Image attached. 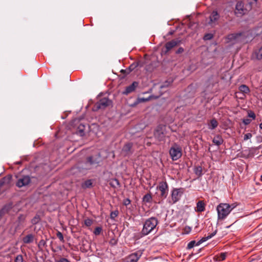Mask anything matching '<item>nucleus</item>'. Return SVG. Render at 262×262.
Segmentation results:
<instances>
[{
	"instance_id": "f257e3e1",
	"label": "nucleus",
	"mask_w": 262,
	"mask_h": 262,
	"mask_svg": "<svg viewBox=\"0 0 262 262\" xmlns=\"http://www.w3.org/2000/svg\"><path fill=\"white\" fill-rule=\"evenodd\" d=\"M158 223V219L155 217H151L147 219L143 224V227L140 233L141 237L147 235L154 231Z\"/></svg>"
},
{
	"instance_id": "f03ea898",
	"label": "nucleus",
	"mask_w": 262,
	"mask_h": 262,
	"mask_svg": "<svg viewBox=\"0 0 262 262\" xmlns=\"http://www.w3.org/2000/svg\"><path fill=\"white\" fill-rule=\"evenodd\" d=\"M217 220L223 221L229 214V204L220 203L216 207Z\"/></svg>"
},
{
	"instance_id": "7ed1b4c3",
	"label": "nucleus",
	"mask_w": 262,
	"mask_h": 262,
	"mask_svg": "<svg viewBox=\"0 0 262 262\" xmlns=\"http://www.w3.org/2000/svg\"><path fill=\"white\" fill-rule=\"evenodd\" d=\"M113 102L107 97H103L97 102L93 107V111H98L99 110H105L106 107L112 106Z\"/></svg>"
},
{
	"instance_id": "20e7f679",
	"label": "nucleus",
	"mask_w": 262,
	"mask_h": 262,
	"mask_svg": "<svg viewBox=\"0 0 262 262\" xmlns=\"http://www.w3.org/2000/svg\"><path fill=\"white\" fill-rule=\"evenodd\" d=\"M169 155L173 161L179 159L182 156L181 147L177 143H174L169 149Z\"/></svg>"
},
{
	"instance_id": "39448f33",
	"label": "nucleus",
	"mask_w": 262,
	"mask_h": 262,
	"mask_svg": "<svg viewBox=\"0 0 262 262\" xmlns=\"http://www.w3.org/2000/svg\"><path fill=\"white\" fill-rule=\"evenodd\" d=\"M184 192V188H173L171 191V199L169 201V203L173 204L178 202L181 199Z\"/></svg>"
},
{
	"instance_id": "423d86ee",
	"label": "nucleus",
	"mask_w": 262,
	"mask_h": 262,
	"mask_svg": "<svg viewBox=\"0 0 262 262\" xmlns=\"http://www.w3.org/2000/svg\"><path fill=\"white\" fill-rule=\"evenodd\" d=\"M157 189L159 190L160 192L159 198L162 200H163L167 198L168 194L169 187L166 180L159 182V185L157 187Z\"/></svg>"
},
{
	"instance_id": "0eeeda50",
	"label": "nucleus",
	"mask_w": 262,
	"mask_h": 262,
	"mask_svg": "<svg viewBox=\"0 0 262 262\" xmlns=\"http://www.w3.org/2000/svg\"><path fill=\"white\" fill-rule=\"evenodd\" d=\"M234 12L237 17H242L248 13V10L245 8L243 1H240L236 3Z\"/></svg>"
},
{
	"instance_id": "6e6552de",
	"label": "nucleus",
	"mask_w": 262,
	"mask_h": 262,
	"mask_svg": "<svg viewBox=\"0 0 262 262\" xmlns=\"http://www.w3.org/2000/svg\"><path fill=\"white\" fill-rule=\"evenodd\" d=\"M154 135L159 141H164L165 137V126L158 125L154 131Z\"/></svg>"
},
{
	"instance_id": "1a4fd4ad",
	"label": "nucleus",
	"mask_w": 262,
	"mask_h": 262,
	"mask_svg": "<svg viewBox=\"0 0 262 262\" xmlns=\"http://www.w3.org/2000/svg\"><path fill=\"white\" fill-rule=\"evenodd\" d=\"M134 152L133 143L132 142L126 143L122 147V154L124 157H129Z\"/></svg>"
},
{
	"instance_id": "9d476101",
	"label": "nucleus",
	"mask_w": 262,
	"mask_h": 262,
	"mask_svg": "<svg viewBox=\"0 0 262 262\" xmlns=\"http://www.w3.org/2000/svg\"><path fill=\"white\" fill-rule=\"evenodd\" d=\"M181 42V40L178 39H173L167 42L164 46V48L162 49V52L165 54H167L173 48L179 45Z\"/></svg>"
},
{
	"instance_id": "9b49d317",
	"label": "nucleus",
	"mask_w": 262,
	"mask_h": 262,
	"mask_svg": "<svg viewBox=\"0 0 262 262\" xmlns=\"http://www.w3.org/2000/svg\"><path fill=\"white\" fill-rule=\"evenodd\" d=\"M143 254V251L138 250L130 254L124 262H137Z\"/></svg>"
},
{
	"instance_id": "f8f14e48",
	"label": "nucleus",
	"mask_w": 262,
	"mask_h": 262,
	"mask_svg": "<svg viewBox=\"0 0 262 262\" xmlns=\"http://www.w3.org/2000/svg\"><path fill=\"white\" fill-rule=\"evenodd\" d=\"M31 182V179L28 176H25L19 179L16 183V185L19 188H21L23 186H27Z\"/></svg>"
},
{
	"instance_id": "ddd939ff",
	"label": "nucleus",
	"mask_w": 262,
	"mask_h": 262,
	"mask_svg": "<svg viewBox=\"0 0 262 262\" xmlns=\"http://www.w3.org/2000/svg\"><path fill=\"white\" fill-rule=\"evenodd\" d=\"M252 60H261L262 59V46L253 50L251 55Z\"/></svg>"
},
{
	"instance_id": "4468645a",
	"label": "nucleus",
	"mask_w": 262,
	"mask_h": 262,
	"mask_svg": "<svg viewBox=\"0 0 262 262\" xmlns=\"http://www.w3.org/2000/svg\"><path fill=\"white\" fill-rule=\"evenodd\" d=\"M219 82V77L216 75H212L206 81L207 88H212Z\"/></svg>"
},
{
	"instance_id": "2eb2a0df",
	"label": "nucleus",
	"mask_w": 262,
	"mask_h": 262,
	"mask_svg": "<svg viewBox=\"0 0 262 262\" xmlns=\"http://www.w3.org/2000/svg\"><path fill=\"white\" fill-rule=\"evenodd\" d=\"M239 37H242L243 39L246 38V36L245 35L244 32H239L235 33H232L229 34L227 38L229 41H236L238 39Z\"/></svg>"
},
{
	"instance_id": "dca6fc26",
	"label": "nucleus",
	"mask_w": 262,
	"mask_h": 262,
	"mask_svg": "<svg viewBox=\"0 0 262 262\" xmlns=\"http://www.w3.org/2000/svg\"><path fill=\"white\" fill-rule=\"evenodd\" d=\"M139 83L137 81H134L130 85L126 86L125 90L123 92L122 94L125 95L133 92L135 89L138 87Z\"/></svg>"
},
{
	"instance_id": "f3484780",
	"label": "nucleus",
	"mask_w": 262,
	"mask_h": 262,
	"mask_svg": "<svg viewBox=\"0 0 262 262\" xmlns=\"http://www.w3.org/2000/svg\"><path fill=\"white\" fill-rule=\"evenodd\" d=\"M13 208V203L10 202L5 204L0 210V218H2L4 215L8 213Z\"/></svg>"
},
{
	"instance_id": "a211bd4d",
	"label": "nucleus",
	"mask_w": 262,
	"mask_h": 262,
	"mask_svg": "<svg viewBox=\"0 0 262 262\" xmlns=\"http://www.w3.org/2000/svg\"><path fill=\"white\" fill-rule=\"evenodd\" d=\"M217 232V230L216 229L212 233L209 234L207 236L202 237L198 242H195V246H199L203 242L206 241L207 240L210 239L216 234Z\"/></svg>"
},
{
	"instance_id": "6ab92c4d",
	"label": "nucleus",
	"mask_w": 262,
	"mask_h": 262,
	"mask_svg": "<svg viewBox=\"0 0 262 262\" xmlns=\"http://www.w3.org/2000/svg\"><path fill=\"white\" fill-rule=\"evenodd\" d=\"M206 204L204 201H199L196 203L195 211L198 212H202L205 210Z\"/></svg>"
},
{
	"instance_id": "aec40b11",
	"label": "nucleus",
	"mask_w": 262,
	"mask_h": 262,
	"mask_svg": "<svg viewBox=\"0 0 262 262\" xmlns=\"http://www.w3.org/2000/svg\"><path fill=\"white\" fill-rule=\"evenodd\" d=\"M34 235L33 234H29L23 238V242L25 244H30L33 242Z\"/></svg>"
},
{
	"instance_id": "412c9836",
	"label": "nucleus",
	"mask_w": 262,
	"mask_h": 262,
	"mask_svg": "<svg viewBox=\"0 0 262 262\" xmlns=\"http://www.w3.org/2000/svg\"><path fill=\"white\" fill-rule=\"evenodd\" d=\"M213 143L217 146H220L224 142V140L220 135H216L212 140Z\"/></svg>"
},
{
	"instance_id": "4be33fe9",
	"label": "nucleus",
	"mask_w": 262,
	"mask_h": 262,
	"mask_svg": "<svg viewBox=\"0 0 262 262\" xmlns=\"http://www.w3.org/2000/svg\"><path fill=\"white\" fill-rule=\"evenodd\" d=\"M109 184L112 187L114 188H117V187H120L121 186L119 180L116 178L111 179L110 180Z\"/></svg>"
},
{
	"instance_id": "5701e85b",
	"label": "nucleus",
	"mask_w": 262,
	"mask_h": 262,
	"mask_svg": "<svg viewBox=\"0 0 262 262\" xmlns=\"http://www.w3.org/2000/svg\"><path fill=\"white\" fill-rule=\"evenodd\" d=\"M210 21L214 23L217 21L219 18V14L216 11H213L210 15Z\"/></svg>"
},
{
	"instance_id": "b1692460",
	"label": "nucleus",
	"mask_w": 262,
	"mask_h": 262,
	"mask_svg": "<svg viewBox=\"0 0 262 262\" xmlns=\"http://www.w3.org/2000/svg\"><path fill=\"white\" fill-rule=\"evenodd\" d=\"M218 124L217 120L215 118H213L208 123V128L211 130L214 129L218 126Z\"/></svg>"
},
{
	"instance_id": "393cba45",
	"label": "nucleus",
	"mask_w": 262,
	"mask_h": 262,
	"mask_svg": "<svg viewBox=\"0 0 262 262\" xmlns=\"http://www.w3.org/2000/svg\"><path fill=\"white\" fill-rule=\"evenodd\" d=\"M202 171V167L201 166H195L194 168V172L198 176V178L201 177L203 174Z\"/></svg>"
},
{
	"instance_id": "a878e982",
	"label": "nucleus",
	"mask_w": 262,
	"mask_h": 262,
	"mask_svg": "<svg viewBox=\"0 0 262 262\" xmlns=\"http://www.w3.org/2000/svg\"><path fill=\"white\" fill-rule=\"evenodd\" d=\"M152 200V195L150 192L144 195L142 201L144 203H151Z\"/></svg>"
},
{
	"instance_id": "bb28decb",
	"label": "nucleus",
	"mask_w": 262,
	"mask_h": 262,
	"mask_svg": "<svg viewBox=\"0 0 262 262\" xmlns=\"http://www.w3.org/2000/svg\"><path fill=\"white\" fill-rule=\"evenodd\" d=\"M239 91L243 94H248L250 92V89L248 86L245 84H242L238 88Z\"/></svg>"
},
{
	"instance_id": "cd10ccee",
	"label": "nucleus",
	"mask_w": 262,
	"mask_h": 262,
	"mask_svg": "<svg viewBox=\"0 0 262 262\" xmlns=\"http://www.w3.org/2000/svg\"><path fill=\"white\" fill-rule=\"evenodd\" d=\"M12 179V177L11 175H10V174L7 175L2 179V180H1V184H4L6 183V184H9L10 183V182L11 181Z\"/></svg>"
},
{
	"instance_id": "c85d7f7f",
	"label": "nucleus",
	"mask_w": 262,
	"mask_h": 262,
	"mask_svg": "<svg viewBox=\"0 0 262 262\" xmlns=\"http://www.w3.org/2000/svg\"><path fill=\"white\" fill-rule=\"evenodd\" d=\"M150 99V96L148 97V98H139L137 99V100L134 102V103L133 104V106H135L137 104H139L141 102H145L148 101Z\"/></svg>"
},
{
	"instance_id": "c756f323",
	"label": "nucleus",
	"mask_w": 262,
	"mask_h": 262,
	"mask_svg": "<svg viewBox=\"0 0 262 262\" xmlns=\"http://www.w3.org/2000/svg\"><path fill=\"white\" fill-rule=\"evenodd\" d=\"M84 129H85V126L82 125V124H80L78 127V128H77V134L79 135L80 136H84Z\"/></svg>"
},
{
	"instance_id": "7c9ffc66",
	"label": "nucleus",
	"mask_w": 262,
	"mask_h": 262,
	"mask_svg": "<svg viewBox=\"0 0 262 262\" xmlns=\"http://www.w3.org/2000/svg\"><path fill=\"white\" fill-rule=\"evenodd\" d=\"M137 68V64L135 63V62H133L132 64H131L129 67L126 69L124 72L126 73V74H129L130 72L134 70Z\"/></svg>"
},
{
	"instance_id": "2f4dec72",
	"label": "nucleus",
	"mask_w": 262,
	"mask_h": 262,
	"mask_svg": "<svg viewBox=\"0 0 262 262\" xmlns=\"http://www.w3.org/2000/svg\"><path fill=\"white\" fill-rule=\"evenodd\" d=\"M87 162L91 165L97 164L98 163V161L94 159L93 156H90L87 158Z\"/></svg>"
},
{
	"instance_id": "473e14b6",
	"label": "nucleus",
	"mask_w": 262,
	"mask_h": 262,
	"mask_svg": "<svg viewBox=\"0 0 262 262\" xmlns=\"http://www.w3.org/2000/svg\"><path fill=\"white\" fill-rule=\"evenodd\" d=\"M47 246L46 242L43 239H41L38 244V249L40 251L43 250V248Z\"/></svg>"
},
{
	"instance_id": "72a5a7b5",
	"label": "nucleus",
	"mask_w": 262,
	"mask_h": 262,
	"mask_svg": "<svg viewBox=\"0 0 262 262\" xmlns=\"http://www.w3.org/2000/svg\"><path fill=\"white\" fill-rule=\"evenodd\" d=\"M40 220V218L39 215L36 214L35 216L31 220V223L33 225L37 224Z\"/></svg>"
},
{
	"instance_id": "f704fd0d",
	"label": "nucleus",
	"mask_w": 262,
	"mask_h": 262,
	"mask_svg": "<svg viewBox=\"0 0 262 262\" xmlns=\"http://www.w3.org/2000/svg\"><path fill=\"white\" fill-rule=\"evenodd\" d=\"M92 180H86L82 187H86V188H90V187H92Z\"/></svg>"
},
{
	"instance_id": "c9c22d12",
	"label": "nucleus",
	"mask_w": 262,
	"mask_h": 262,
	"mask_svg": "<svg viewBox=\"0 0 262 262\" xmlns=\"http://www.w3.org/2000/svg\"><path fill=\"white\" fill-rule=\"evenodd\" d=\"M119 215V211L118 210H116L114 211H112L110 213V218L112 220H114L115 217L118 216Z\"/></svg>"
},
{
	"instance_id": "e433bc0d",
	"label": "nucleus",
	"mask_w": 262,
	"mask_h": 262,
	"mask_svg": "<svg viewBox=\"0 0 262 262\" xmlns=\"http://www.w3.org/2000/svg\"><path fill=\"white\" fill-rule=\"evenodd\" d=\"M213 37V34L212 33H206L204 35L203 37V39L204 40H211Z\"/></svg>"
},
{
	"instance_id": "4c0bfd02",
	"label": "nucleus",
	"mask_w": 262,
	"mask_h": 262,
	"mask_svg": "<svg viewBox=\"0 0 262 262\" xmlns=\"http://www.w3.org/2000/svg\"><path fill=\"white\" fill-rule=\"evenodd\" d=\"M226 255H227L226 253H221L217 256V260L219 261H223L226 259Z\"/></svg>"
},
{
	"instance_id": "58836bf2",
	"label": "nucleus",
	"mask_w": 262,
	"mask_h": 262,
	"mask_svg": "<svg viewBox=\"0 0 262 262\" xmlns=\"http://www.w3.org/2000/svg\"><path fill=\"white\" fill-rule=\"evenodd\" d=\"M102 231V228L101 227H97L94 229V233L96 235H99L101 233Z\"/></svg>"
},
{
	"instance_id": "ea45409f",
	"label": "nucleus",
	"mask_w": 262,
	"mask_h": 262,
	"mask_svg": "<svg viewBox=\"0 0 262 262\" xmlns=\"http://www.w3.org/2000/svg\"><path fill=\"white\" fill-rule=\"evenodd\" d=\"M248 116L250 118H251L253 120H255L256 118V115L253 111H249L248 112Z\"/></svg>"
},
{
	"instance_id": "a19ab883",
	"label": "nucleus",
	"mask_w": 262,
	"mask_h": 262,
	"mask_svg": "<svg viewBox=\"0 0 262 262\" xmlns=\"http://www.w3.org/2000/svg\"><path fill=\"white\" fill-rule=\"evenodd\" d=\"M145 69L147 72H151L154 70V67L152 66V64L150 63L147 65L145 67Z\"/></svg>"
},
{
	"instance_id": "79ce46f5",
	"label": "nucleus",
	"mask_w": 262,
	"mask_h": 262,
	"mask_svg": "<svg viewBox=\"0 0 262 262\" xmlns=\"http://www.w3.org/2000/svg\"><path fill=\"white\" fill-rule=\"evenodd\" d=\"M56 236L61 242H64V237L61 232L58 231L56 233Z\"/></svg>"
},
{
	"instance_id": "37998d69",
	"label": "nucleus",
	"mask_w": 262,
	"mask_h": 262,
	"mask_svg": "<svg viewBox=\"0 0 262 262\" xmlns=\"http://www.w3.org/2000/svg\"><path fill=\"white\" fill-rule=\"evenodd\" d=\"M93 223L92 220L90 219H86L84 220V224L87 227H90L92 225Z\"/></svg>"
},
{
	"instance_id": "c03bdc74",
	"label": "nucleus",
	"mask_w": 262,
	"mask_h": 262,
	"mask_svg": "<svg viewBox=\"0 0 262 262\" xmlns=\"http://www.w3.org/2000/svg\"><path fill=\"white\" fill-rule=\"evenodd\" d=\"M195 246V241H191L187 245V249H190L192 248Z\"/></svg>"
},
{
	"instance_id": "a18cd8bd",
	"label": "nucleus",
	"mask_w": 262,
	"mask_h": 262,
	"mask_svg": "<svg viewBox=\"0 0 262 262\" xmlns=\"http://www.w3.org/2000/svg\"><path fill=\"white\" fill-rule=\"evenodd\" d=\"M15 262H23V257L21 255H18L15 258Z\"/></svg>"
},
{
	"instance_id": "49530a36",
	"label": "nucleus",
	"mask_w": 262,
	"mask_h": 262,
	"mask_svg": "<svg viewBox=\"0 0 262 262\" xmlns=\"http://www.w3.org/2000/svg\"><path fill=\"white\" fill-rule=\"evenodd\" d=\"M137 64V67H142L145 64V61L143 60H139L138 61L135 62Z\"/></svg>"
},
{
	"instance_id": "de8ad7c7",
	"label": "nucleus",
	"mask_w": 262,
	"mask_h": 262,
	"mask_svg": "<svg viewBox=\"0 0 262 262\" xmlns=\"http://www.w3.org/2000/svg\"><path fill=\"white\" fill-rule=\"evenodd\" d=\"M252 137V135L251 133L246 134L244 137V140L246 141L250 139Z\"/></svg>"
},
{
	"instance_id": "09e8293b",
	"label": "nucleus",
	"mask_w": 262,
	"mask_h": 262,
	"mask_svg": "<svg viewBox=\"0 0 262 262\" xmlns=\"http://www.w3.org/2000/svg\"><path fill=\"white\" fill-rule=\"evenodd\" d=\"M130 202H131V201L130 200V199L127 198V199H125V200H124L123 204L124 206H126L128 205L129 204H130Z\"/></svg>"
},
{
	"instance_id": "8fccbe9b",
	"label": "nucleus",
	"mask_w": 262,
	"mask_h": 262,
	"mask_svg": "<svg viewBox=\"0 0 262 262\" xmlns=\"http://www.w3.org/2000/svg\"><path fill=\"white\" fill-rule=\"evenodd\" d=\"M251 121L252 120L250 119H244L243 120V122L245 125H248L251 123Z\"/></svg>"
},
{
	"instance_id": "3c124183",
	"label": "nucleus",
	"mask_w": 262,
	"mask_h": 262,
	"mask_svg": "<svg viewBox=\"0 0 262 262\" xmlns=\"http://www.w3.org/2000/svg\"><path fill=\"white\" fill-rule=\"evenodd\" d=\"M110 244L112 245H115L117 244V240L115 238H112L110 240Z\"/></svg>"
},
{
	"instance_id": "603ef678",
	"label": "nucleus",
	"mask_w": 262,
	"mask_h": 262,
	"mask_svg": "<svg viewBox=\"0 0 262 262\" xmlns=\"http://www.w3.org/2000/svg\"><path fill=\"white\" fill-rule=\"evenodd\" d=\"M184 50L182 47H180L176 52L177 54H179L184 52Z\"/></svg>"
},
{
	"instance_id": "864d4df0",
	"label": "nucleus",
	"mask_w": 262,
	"mask_h": 262,
	"mask_svg": "<svg viewBox=\"0 0 262 262\" xmlns=\"http://www.w3.org/2000/svg\"><path fill=\"white\" fill-rule=\"evenodd\" d=\"M57 262H70L68 259L66 258H61L58 260L57 261Z\"/></svg>"
},
{
	"instance_id": "5fc2aeb1",
	"label": "nucleus",
	"mask_w": 262,
	"mask_h": 262,
	"mask_svg": "<svg viewBox=\"0 0 262 262\" xmlns=\"http://www.w3.org/2000/svg\"><path fill=\"white\" fill-rule=\"evenodd\" d=\"M236 206V205H235L234 203L232 204L231 205L229 204V210L231 212L234 208H235Z\"/></svg>"
},
{
	"instance_id": "6e6d98bb",
	"label": "nucleus",
	"mask_w": 262,
	"mask_h": 262,
	"mask_svg": "<svg viewBox=\"0 0 262 262\" xmlns=\"http://www.w3.org/2000/svg\"><path fill=\"white\" fill-rule=\"evenodd\" d=\"M191 228L189 226H186L185 228V232L186 233H189L191 231Z\"/></svg>"
},
{
	"instance_id": "4d7b16f0",
	"label": "nucleus",
	"mask_w": 262,
	"mask_h": 262,
	"mask_svg": "<svg viewBox=\"0 0 262 262\" xmlns=\"http://www.w3.org/2000/svg\"><path fill=\"white\" fill-rule=\"evenodd\" d=\"M167 82H165V83L162 85L161 86V88H163L165 86H167L168 85V84H166Z\"/></svg>"
},
{
	"instance_id": "13d9d810",
	"label": "nucleus",
	"mask_w": 262,
	"mask_h": 262,
	"mask_svg": "<svg viewBox=\"0 0 262 262\" xmlns=\"http://www.w3.org/2000/svg\"><path fill=\"white\" fill-rule=\"evenodd\" d=\"M259 128L260 129H262V123L259 124Z\"/></svg>"
},
{
	"instance_id": "bf43d9fd",
	"label": "nucleus",
	"mask_w": 262,
	"mask_h": 262,
	"mask_svg": "<svg viewBox=\"0 0 262 262\" xmlns=\"http://www.w3.org/2000/svg\"><path fill=\"white\" fill-rule=\"evenodd\" d=\"M253 1H254V2H255V3H256L258 0H253Z\"/></svg>"
},
{
	"instance_id": "052dcab7",
	"label": "nucleus",
	"mask_w": 262,
	"mask_h": 262,
	"mask_svg": "<svg viewBox=\"0 0 262 262\" xmlns=\"http://www.w3.org/2000/svg\"><path fill=\"white\" fill-rule=\"evenodd\" d=\"M260 180H261V181H262V175L260 177Z\"/></svg>"
},
{
	"instance_id": "680f3d73",
	"label": "nucleus",
	"mask_w": 262,
	"mask_h": 262,
	"mask_svg": "<svg viewBox=\"0 0 262 262\" xmlns=\"http://www.w3.org/2000/svg\"><path fill=\"white\" fill-rule=\"evenodd\" d=\"M21 216H22V215H20V216H19L18 219H20V217H21Z\"/></svg>"
},
{
	"instance_id": "e2e57ef3",
	"label": "nucleus",
	"mask_w": 262,
	"mask_h": 262,
	"mask_svg": "<svg viewBox=\"0 0 262 262\" xmlns=\"http://www.w3.org/2000/svg\"><path fill=\"white\" fill-rule=\"evenodd\" d=\"M52 251H53V252H55V251L54 250H53V249H52Z\"/></svg>"
}]
</instances>
